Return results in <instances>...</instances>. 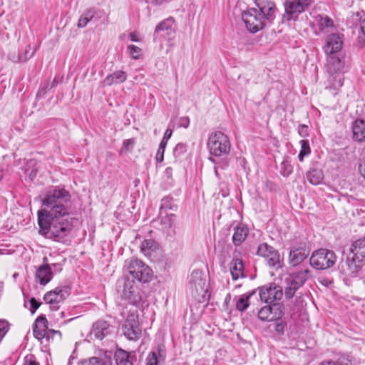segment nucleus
I'll use <instances>...</instances> for the list:
<instances>
[{
	"instance_id": "f03ea898",
	"label": "nucleus",
	"mask_w": 365,
	"mask_h": 365,
	"mask_svg": "<svg viewBox=\"0 0 365 365\" xmlns=\"http://www.w3.org/2000/svg\"><path fill=\"white\" fill-rule=\"evenodd\" d=\"M311 277V271L307 267L301 268L300 270L290 274L284 280L285 297L288 299H292L295 292Z\"/></svg>"
},
{
	"instance_id": "4c0bfd02",
	"label": "nucleus",
	"mask_w": 365,
	"mask_h": 365,
	"mask_svg": "<svg viewBox=\"0 0 365 365\" xmlns=\"http://www.w3.org/2000/svg\"><path fill=\"white\" fill-rule=\"evenodd\" d=\"M176 206L173 203L172 199L168 197H164L162 199L161 205H160V210H173Z\"/></svg>"
},
{
	"instance_id": "bf43d9fd",
	"label": "nucleus",
	"mask_w": 365,
	"mask_h": 365,
	"mask_svg": "<svg viewBox=\"0 0 365 365\" xmlns=\"http://www.w3.org/2000/svg\"><path fill=\"white\" fill-rule=\"evenodd\" d=\"M359 172L361 175L365 178V159L361 164L359 165Z\"/></svg>"
},
{
	"instance_id": "052dcab7",
	"label": "nucleus",
	"mask_w": 365,
	"mask_h": 365,
	"mask_svg": "<svg viewBox=\"0 0 365 365\" xmlns=\"http://www.w3.org/2000/svg\"><path fill=\"white\" fill-rule=\"evenodd\" d=\"M53 269L56 272H60L62 270L61 264L59 263H53L52 264Z\"/></svg>"
},
{
	"instance_id": "412c9836",
	"label": "nucleus",
	"mask_w": 365,
	"mask_h": 365,
	"mask_svg": "<svg viewBox=\"0 0 365 365\" xmlns=\"http://www.w3.org/2000/svg\"><path fill=\"white\" fill-rule=\"evenodd\" d=\"M140 251L149 258L155 257L159 251V245L154 240H144L140 245Z\"/></svg>"
},
{
	"instance_id": "c85d7f7f",
	"label": "nucleus",
	"mask_w": 365,
	"mask_h": 365,
	"mask_svg": "<svg viewBox=\"0 0 365 365\" xmlns=\"http://www.w3.org/2000/svg\"><path fill=\"white\" fill-rule=\"evenodd\" d=\"M127 79V74L123 71H117L108 75L103 81L105 86H110L113 84L123 83Z\"/></svg>"
},
{
	"instance_id": "4be33fe9",
	"label": "nucleus",
	"mask_w": 365,
	"mask_h": 365,
	"mask_svg": "<svg viewBox=\"0 0 365 365\" xmlns=\"http://www.w3.org/2000/svg\"><path fill=\"white\" fill-rule=\"evenodd\" d=\"M48 321L44 316H39L33 325V334L36 339L41 340L44 339Z\"/></svg>"
},
{
	"instance_id": "f704fd0d",
	"label": "nucleus",
	"mask_w": 365,
	"mask_h": 365,
	"mask_svg": "<svg viewBox=\"0 0 365 365\" xmlns=\"http://www.w3.org/2000/svg\"><path fill=\"white\" fill-rule=\"evenodd\" d=\"M175 215L173 214L166 215L160 220L161 225L164 230H172L175 227Z\"/></svg>"
},
{
	"instance_id": "774afa93",
	"label": "nucleus",
	"mask_w": 365,
	"mask_h": 365,
	"mask_svg": "<svg viewBox=\"0 0 365 365\" xmlns=\"http://www.w3.org/2000/svg\"><path fill=\"white\" fill-rule=\"evenodd\" d=\"M31 177H35L36 175V172L35 170H31L30 175Z\"/></svg>"
},
{
	"instance_id": "c03bdc74",
	"label": "nucleus",
	"mask_w": 365,
	"mask_h": 365,
	"mask_svg": "<svg viewBox=\"0 0 365 365\" xmlns=\"http://www.w3.org/2000/svg\"><path fill=\"white\" fill-rule=\"evenodd\" d=\"M46 334L45 335L44 339H46L47 341H49L50 339H53V337L56 335H58L60 337L61 336V334L60 331H56V330H53V329H48V327H46Z\"/></svg>"
},
{
	"instance_id": "2eb2a0df",
	"label": "nucleus",
	"mask_w": 365,
	"mask_h": 365,
	"mask_svg": "<svg viewBox=\"0 0 365 365\" xmlns=\"http://www.w3.org/2000/svg\"><path fill=\"white\" fill-rule=\"evenodd\" d=\"M257 9L261 13L266 23H272L275 19L277 7L273 1L269 0H255Z\"/></svg>"
},
{
	"instance_id": "e2e57ef3",
	"label": "nucleus",
	"mask_w": 365,
	"mask_h": 365,
	"mask_svg": "<svg viewBox=\"0 0 365 365\" xmlns=\"http://www.w3.org/2000/svg\"><path fill=\"white\" fill-rule=\"evenodd\" d=\"M23 365H40L38 362L35 360H26Z\"/></svg>"
},
{
	"instance_id": "3c124183",
	"label": "nucleus",
	"mask_w": 365,
	"mask_h": 365,
	"mask_svg": "<svg viewBox=\"0 0 365 365\" xmlns=\"http://www.w3.org/2000/svg\"><path fill=\"white\" fill-rule=\"evenodd\" d=\"M90 21L86 17L81 15L79 18L78 22V28H83L85 27L88 23Z\"/></svg>"
},
{
	"instance_id": "0e129e2a",
	"label": "nucleus",
	"mask_w": 365,
	"mask_h": 365,
	"mask_svg": "<svg viewBox=\"0 0 365 365\" xmlns=\"http://www.w3.org/2000/svg\"><path fill=\"white\" fill-rule=\"evenodd\" d=\"M163 352H164L163 347L158 346V354L159 356V359L163 358V359H164Z\"/></svg>"
},
{
	"instance_id": "58836bf2",
	"label": "nucleus",
	"mask_w": 365,
	"mask_h": 365,
	"mask_svg": "<svg viewBox=\"0 0 365 365\" xmlns=\"http://www.w3.org/2000/svg\"><path fill=\"white\" fill-rule=\"evenodd\" d=\"M160 362L156 352H150L146 358V365H158Z\"/></svg>"
},
{
	"instance_id": "de8ad7c7",
	"label": "nucleus",
	"mask_w": 365,
	"mask_h": 365,
	"mask_svg": "<svg viewBox=\"0 0 365 365\" xmlns=\"http://www.w3.org/2000/svg\"><path fill=\"white\" fill-rule=\"evenodd\" d=\"M298 133L302 138H306L309 135V128L307 125L300 124L298 126Z\"/></svg>"
},
{
	"instance_id": "4468645a",
	"label": "nucleus",
	"mask_w": 365,
	"mask_h": 365,
	"mask_svg": "<svg viewBox=\"0 0 365 365\" xmlns=\"http://www.w3.org/2000/svg\"><path fill=\"white\" fill-rule=\"evenodd\" d=\"M175 34V24L174 19L170 17L159 23L155 30L154 36L162 37L168 41L173 38Z\"/></svg>"
},
{
	"instance_id": "9b49d317",
	"label": "nucleus",
	"mask_w": 365,
	"mask_h": 365,
	"mask_svg": "<svg viewBox=\"0 0 365 365\" xmlns=\"http://www.w3.org/2000/svg\"><path fill=\"white\" fill-rule=\"evenodd\" d=\"M71 293L68 286L57 287L53 290L48 292L43 297L45 302L50 304V309L57 311L59 309L58 303L64 301Z\"/></svg>"
},
{
	"instance_id": "bb28decb",
	"label": "nucleus",
	"mask_w": 365,
	"mask_h": 365,
	"mask_svg": "<svg viewBox=\"0 0 365 365\" xmlns=\"http://www.w3.org/2000/svg\"><path fill=\"white\" fill-rule=\"evenodd\" d=\"M249 230L245 225L240 224L234 229L232 242L235 246L240 245L247 238Z\"/></svg>"
},
{
	"instance_id": "6ab92c4d",
	"label": "nucleus",
	"mask_w": 365,
	"mask_h": 365,
	"mask_svg": "<svg viewBox=\"0 0 365 365\" xmlns=\"http://www.w3.org/2000/svg\"><path fill=\"white\" fill-rule=\"evenodd\" d=\"M344 56L341 53L329 54L327 57V71L334 74L342 71L344 66Z\"/></svg>"
},
{
	"instance_id": "c756f323",
	"label": "nucleus",
	"mask_w": 365,
	"mask_h": 365,
	"mask_svg": "<svg viewBox=\"0 0 365 365\" xmlns=\"http://www.w3.org/2000/svg\"><path fill=\"white\" fill-rule=\"evenodd\" d=\"M306 177L307 180L312 185H319L324 179V174L321 169L312 168L307 173Z\"/></svg>"
},
{
	"instance_id": "cd10ccee",
	"label": "nucleus",
	"mask_w": 365,
	"mask_h": 365,
	"mask_svg": "<svg viewBox=\"0 0 365 365\" xmlns=\"http://www.w3.org/2000/svg\"><path fill=\"white\" fill-rule=\"evenodd\" d=\"M353 138L359 142L365 141V121L356 120L352 126Z\"/></svg>"
},
{
	"instance_id": "b1692460",
	"label": "nucleus",
	"mask_w": 365,
	"mask_h": 365,
	"mask_svg": "<svg viewBox=\"0 0 365 365\" xmlns=\"http://www.w3.org/2000/svg\"><path fill=\"white\" fill-rule=\"evenodd\" d=\"M114 358L116 365H133V361L135 359V355L122 349L115 351Z\"/></svg>"
},
{
	"instance_id": "a19ab883",
	"label": "nucleus",
	"mask_w": 365,
	"mask_h": 365,
	"mask_svg": "<svg viewBox=\"0 0 365 365\" xmlns=\"http://www.w3.org/2000/svg\"><path fill=\"white\" fill-rule=\"evenodd\" d=\"M167 143L161 141L156 153V160L158 162H162L163 160L164 152L166 147Z\"/></svg>"
},
{
	"instance_id": "9d476101",
	"label": "nucleus",
	"mask_w": 365,
	"mask_h": 365,
	"mask_svg": "<svg viewBox=\"0 0 365 365\" xmlns=\"http://www.w3.org/2000/svg\"><path fill=\"white\" fill-rule=\"evenodd\" d=\"M189 287L192 296L195 297L200 295L205 296L207 291L208 284L206 277L202 271L195 269L192 272L189 278Z\"/></svg>"
},
{
	"instance_id": "dca6fc26",
	"label": "nucleus",
	"mask_w": 365,
	"mask_h": 365,
	"mask_svg": "<svg viewBox=\"0 0 365 365\" xmlns=\"http://www.w3.org/2000/svg\"><path fill=\"white\" fill-rule=\"evenodd\" d=\"M364 264L365 263L359 259L356 260L355 257L352 256L351 258L347 257L345 261H341L339 265V269L343 274L354 277L356 276Z\"/></svg>"
},
{
	"instance_id": "0eeeda50",
	"label": "nucleus",
	"mask_w": 365,
	"mask_h": 365,
	"mask_svg": "<svg viewBox=\"0 0 365 365\" xmlns=\"http://www.w3.org/2000/svg\"><path fill=\"white\" fill-rule=\"evenodd\" d=\"M121 331L123 335L130 341L138 340L142 334V329L138 320L137 312H130L125 318Z\"/></svg>"
},
{
	"instance_id": "4d7b16f0",
	"label": "nucleus",
	"mask_w": 365,
	"mask_h": 365,
	"mask_svg": "<svg viewBox=\"0 0 365 365\" xmlns=\"http://www.w3.org/2000/svg\"><path fill=\"white\" fill-rule=\"evenodd\" d=\"M173 176V168L171 167H168L165 168L164 171V177L166 178L168 180H170L172 178Z\"/></svg>"
},
{
	"instance_id": "a211bd4d",
	"label": "nucleus",
	"mask_w": 365,
	"mask_h": 365,
	"mask_svg": "<svg viewBox=\"0 0 365 365\" xmlns=\"http://www.w3.org/2000/svg\"><path fill=\"white\" fill-rule=\"evenodd\" d=\"M342 40L336 34H332L327 36L324 51L327 55L341 53Z\"/></svg>"
},
{
	"instance_id": "72a5a7b5",
	"label": "nucleus",
	"mask_w": 365,
	"mask_h": 365,
	"mask_svg": "<svg viewBox=\"0 0 365 365\" xmlns=\"http://www.w3.org/2000/svg\"><path fill=\"white\" fill-rule=\"evenodd\" d=\"M272 308L269 305H266L260 309L258 312V317L262 321H272L273 316Z\"/></svg>"
},
{
	"instance_id": "680f3d73",
	"label": "nucleus",
	"mask_w": 365,
	"mask_h": 365,
	"mask_svg": "<svg viewBox=\"0 0 365 365\" xmlns=\"http://www.w3.org/2000/svg\"><path fill=\"white\" fill-rule=\"evenodd\" d=\"M129 38H130V41H132L133 42H138L139 41L136 34H135V33H130L129 35Z\"/></svg>"
},
{
	"instance_id": "7ed1b4c3",
	"label": "nucleus",
	"mask_w": 365,
	"mask_h": 365,
	"mask_svg": "<svg viewBox=\"0 0 365 365\" xmlns=\"http://www.w3.org/2000/svg\"><path fill=\"white\" fill-rule=\"evenodd\" d=\"M207 148L211 155L216 157L227 155L231 149L229 137L220 131L212 133L207 140Z\"/></svg>"
},
{
	"instance_id": "f3484780",
	"label": "nucleus",
	"mask_w": 365,
	"mask_h": 365,
	"mask_svg": "<svg viewBox=\"0 0 365 365\" xmlns=\"http://www.w3.org/2000/svg\"><path fill=\"white\" fill-rule=\"evenodd\" d=\"M114 327L107 321L100 319L96 321L92 327L91 334L97 339L102 340L107 336L111 334Z\"/></svg>"
},
{
	"instance_id": "f257e3e1",
	"label": "nucleus",
	"mask_w": 365,
	"mask_h": 365,
	"mask_svg": "<svg viewBox=\"0 0 365 365\" xmlns=\"http://www.w3.org/2000/svg\"><path fill=\"white\" fill-rule=\"evenodd\" d=\"M45 209L38 212L39 233L60 242L72 230L70 213L71 195L66 190H49L42 201Z\"/></svg>"
},
{
	"instance_id": "8fccbe9b",
	"label": "nucleus",
	"mask_w": 365,
	"mask_h": 365,
	"mask_svg": "<svg viewBox=\"0 0 365 365\" xmlns=\"http://www.w3.org/2000/svg\"><path fill=\"white\" fill-rule=\"evenodd\" d=\"M30 304H31V312L32 314H34L36 312V310L39 307V306L41 304L34 297L30 299Z\"/></svg>"
},
{
	"instance_id": "5fc2aeb1",
	"label": "nucleus",
	"mask_w": 365,
	"mask_h": 365,
	"mask_svg": "<svg viewBox=\"0 0 365 365\" xmlns=\"http://www.w3.org/2000/svg\"><path fill=\"white\" fill-rule=\"evenodd\" d=\"M172 134H173V130L170 128H168L165 133H164V136L162 139L161 141L163 142H165V143H168V140L170 138V137L172 136Z\"/></svg>"
},
{
	"instance_id": "1a4fd4ad",
	"label": "nucleus",
	"mask_w": 365,
	"mask_h": 365,
	"mask_svg": "<svg viewBox=\"0 0 365 365\" xmlns=\"http://www.w3.org/2000/svg\"><path fill=\"white\" fill-rule=\"evenodd\" d=\"M123 284V297L133 305H138L142 301V294L140 289L135 283L133 279L128 277H124L122 281L118 282V287Z\"/></svg>"
},
{
	"instance_id": "5701e85b",
	"label": "nucleus",
	"mask_w": 365,
	"mask_h": 365,
	"mask_svg": "<svg viewBox=\"0 0 365 365\" xmlns=\"http://www.w3.org/2000/svg\"><path fill=\"white\" fill-rule=\"evenodd\" d=\"M36 277L41 285H46L53 277L50 265L48 264L41 265L36 270Z\"/></svg>"
},
{
	"instance_id": "6e6d98bb",
	"label": "nucleus",
	"mask_w": 365,
	"mask_h": 365,
	"mask_svg": "<svg viewBox=\"0 0 365 365\" xmlns=\"http://www.w3.org/2000/svg\"><path fill=\"white\" fill-rule=\"evenodd\" d=\"M9 59L11 61H12L13 62H14V63H21V54L20 53H19L17 55H16L15 53L10 54L9 55Z\"/></svg>"
},
{
	"instance_id": "13d9d810",
	"label": "nucleus",
	"mask_w": 365,
	"mask_h": 365,
	"mask_svg": "<svg viewBox=\"0 0 365 365\" xmlns=\"http://www.w3.org/2000/svg\"><path fill=\"white\" fill-rule=\"evenodd\" d=\"M319 365H343L342 364L334 361H322Z\"/></svg>"
},
{
	"instance_id": "69168bd1",
	"label": "nucleus",
	"mask_w": 365,
	"mask_h": 365,
	"mask_svg": "<svg viewBox=\"0 0 365 365\" xmlns=\"http://www.w3.org/2000/svg\"><path fill=\"white\" fill-rule=\"evenodd\" d=\"M360 26L362 33L365 35V19L361 21Z\"/></svg>"
},
{
	"instance_id": "7c9ffc66",
	"label": "nucleus",
	"mask_w": 365,
	"mask_h": 365,
	"mask_svg": "<svg viewBox=\"0 0 365 365\" xmlns=\"http://www.w3.org/2000/svg\"><path fill=\"white\" fill-rule=\"evenodd\" d=\"M83 365H112L110 354H106L100 357H91L83 362Z\"/></svg>"
},
{
	"instance_id": "79ce46f5",
	"label": "nucleus",
	"mask_w": 365,
	"mask_h": 365,
	"mask_svg": "<svg viewBox=\"0 0 365 365\" xmlns=\"http://www.w3.org/2000/svg\"><path fill=\"white\" fill-rule=\"evenodd\" d=\"M30 50L31 46L29 45L26 47L24 53H20L21 63L26 62L28 59L31 58L34 55L35 51H33L31 53H30Z\"/></svg>"
},
{
	"instance_id": "473e14b6",
	"label": "nucleus",
	"mask_w": 365,
	"mask_h": 365,
	"mask_svg": "<svg viewBox=\"0 0 365 365\" xmlns=\"http://www.w3.org/2000/svg\"><path fill=\"white\" fill-rule=\"evenodd\" d=\"M286 326V322L282 319L278 318L274 320L272 319V322L269 324V328L273 329L278 335L282 336L284 333Z\"/></svg>"
},
{
	"instance_id": "864d4df0",
	"label": "nucleus",
	"mask_w": 365,
	"mask_h": 365,
	"mask_svg": "<svg viewBox=\"0 0 365 365\" xmlns=\"http://www.w3.org/2000/svg\"><path fill=\"white\" fill-rule=\"evenodd\" d=\"M135 141L133 139H128L123 142V146L125 150H129L130 148H132L134 145Z\"/></svg>"
},
{
	"instance_id": "2f4dec72",
	"label": "nucleus",
	"mask_w": 365,
	"mask_h": 365,
	"mask_svg": "<svg viewBox=\"0 0 365 365\" xmlns=\"http://www.w3.org/2000/svg\"><path fill=\"white\" fill-rule=\"evenodd\" d=\"M256 294V290H252L247 294H242L236 302V308L240 312L245 311L250 306V298Z\"/></svg>"
},
{
	"instance_id": "e433bc0d",
	"label": "nucleus",
	"mask_w": 365,
	"mask_h": 365,
	"mask_svg": "<svg viewBox=\"0 0 365 365\" xmlns=\"http://www.w3.org/2000/svg\"><path fill=\"white\" fill-rule=\"evenodd\" d=\"M318 24L319 26V29L321 31H324L327 29L332 28L334 26L333 21L329 16H319V19L318 21Z\"/></svg>"
},
{
	"instance_id": "09e8293b",
	"label": "nucleus",
	"mask_w": 365,
	"mask_h": 365,
	"mask_svg": "<svg viewBox=\"0 0 365 365\" xmlns=\"http://www.w3.org/2000/svg\"><path fill=\"white\" fill-rule=\"evenodd\" d=\"M284 170H283V175L284 176H288L292 172V168L290 165H289L287 162H283L282 164Z\"/></svg>"
},
{
	"instance_id": "603ef678",
	"label": "nucleus",
	"mask_w": 365,
	"mask_h": 365,
	"mask_svg": "<svg viewBox=\"0 0 365 365\" xmlns=\"http://www.w3.org/2000/svg\"><path fill=\"white\" fill-rule=\"evenodd\" d=\"M95 10L93 9H88L85 11V12L82 14L85 17H86L88 20H91L95 16Z\"/></svg>"
},
{
	"instance_id": "f8f14e48",
	"label": "nucleus",
	"mask_w": 365,
	"mask_h": 365,
	"mask_svg": "<svg viewBox=\"0 0 365 365\" xmlns=\"http://www.w3.org/2000/svg\"><path fill=\"white\" fill-rule=\"evenodd\" d=\"M257 254L264 257L269 266L276 270L282 267L279 252L267 243H262L258 246Z\"/></svg>"
},
{
	"instance_id": "423d86ee",
	"label": "nucleus",
	"mask_w": 365,
	"mask_h": 365,
	"mask_svg": "<svg viewBox=\"0 0 365 365\" xmlns=\"http://www.w3.org/2000/svg\"><path fill=\"white\" fill-rule=\"evenodd\" d=\"M336 261L335 253L327 249H319L314 251L309 259L310 265L319 270L331 267Z\"/></svg>"
},
{
	"instance_id": "37998d69",
	"label": "nucleus",
	"mask_w": 365,
	"mask_h": 365,
	"mask_svg": "<svg viewBox=\"0 0 365 365\" xmlns=\"http://www.w3.org/2000/svg\"><path fill=\"white\" fill-rule=\"evenodd\" d=\"M9 330V324L5 320H0V341Z\"/></svg>"
},
{
	"instance_id": "a878e982",
	"label": "nucleus",
	"mask_w": 365,
	"mask_h": 365,
	"mask_svg": "<svg viewBox=\"0 0 365 365\" xmlns=\"http://www.w3.org/2000/svg\"><path fill=\"white\" fill-rule=\"evenodd\" d=\"M230 273L233 280L245 278L244 265L242 260L238 258L233 259L230 264Z\"/></svg>"
},
{
	"instance_id": "aec40b11",
	"label": "nucleus",
	"mask_w": 365,
	"mask_h": 365,
	"mask_svg": "<svg viewBox=\"0 0 365 365\" xmlns=\"http://www.w3.org/2000/svg\"><path fill=\"white\" fill-rule=\"evenodd\" d=\"M350 252L356 260L365 263V237L354 242L350 247Z\"/></svg>"
},
{
	"instance_id": "338daca9",
	"label": "nucleus",
	"mask_w": 365,
	"mask_h": 365,
	"mask_svg": "<svg viewBox=\"0 0 365 365\" xmlns=\"http://www.w3.org/2000/svg\"><path fill=\"white\" fill-rule=\"evenodd\" d=\"M182 126H184L185 128H187L188 126V125H189V119H188V118H185L182 119Z\"/></svg>"
},
{
	"instance_id": "6e6552de",
	"label": "nucleus",
	"mask_w": 365,
	"mask_h": 365,
	"mask_svg": "<svg viewBox=\"0 0 365 365\" xmlns=\"http://www.w3.org/2000/svg\"><path fill=\"white\" fill-rule=\"evenodd\" d=\"M242 19L247 30L252 33H256L262 30L267 24L256 8H250L242 14Z\"/></svg>"
},
{
	"instance_id": "393cba45",
	"label": "nucleus",
	"mask_w": 365,
	"mask_h": 365,
	"mask_svg": "<svg viewBox=\"0 0 365 365\" xmlns=\"http://www.w3.org/2000/svg\"><path fill=\"white\" fill-rule=\"evenodd\" d=\"M308 254L305 250L295 248L289 252V263L292 267L301 264L307 259Z\"/></svg>"
},
{
	"instance_id": "49530a36",
	"label": "nucleus",
	"mask_w": 365,
	"mask_h": 365,
	"mask_svg": "<svg viewBox=\"0 0 365 365\" xmlns=\"http://www.w3.org/2000/svg\"><path fill=\"white\" fill-rule=\"evenodd\" d=\"M210 160L215 164V173L217 177H219V173H218V169L219 168H221V169H225L227 166H228V163L227 162H223V163H216L215 160L212 158H210Z\"/></svg>"
},
{
	"instance_id": "39448f33",
	"label": "nucleus",
	"mask_w": 365,
	"mask_h": 365,
	"mask_svg": "<svg viewBox=\"0 0 365 365\" xmlns=\"http://www.w3.org/2000/svg\"><path fill=\"white\" fill-rule=\"evenodd\" d=\"M314 1L315 0H284V13L282 20L297 21L299 16L308 9Z\"/></svg>"
},
{
	"instance_id": "20e7f679",
	"label": "nucleus",
	"mask_w": 365,
	"mask_h": 365,
	"mask_svg": "<svg viewBox=\"0 0 365 365\" xmlns=\"http://www.w3.org/2000/svg\"><path fill=\"white\" fill-rule=\"evenodd\" d=\"M124 267L133 279L140 282H148L151 279V269L140 259H128L125 260Z\"/></svg>"
},
{
	"instance_id": "ddd939ff",
	"label": "nucleus",
	"mask_w": 365,
	"mask_h": 365,
	"mask_svg": "<svg viewBox=\"0 0 365 365\" xmlns=\"http://www.w3.org/2000/svg\"><path fill=\"white\" fill-rule=\"evenodd\" d=\"M259 296L261 301L272 304L280 300L283 296L282 288L275 284H269L259 288Z\"/></svg>"
},
{
	"instance_id": "c9c22d12",
	"label": "nucleus",
	"mask_w": 365,
	"mask_h": 365,
	"mask_svg": "<svg viewBox=\"0 0 365 365\" xmlns=\"http://www.w3.org/2000/svg\"><path fill=\"white\" fill-rule=\"evenodd\" d=\"M301 150L298 155L299 161H303L305 156H307L311 153L309 141L307 140H300Z\"/></svg>"
},
{
	"instance_id": "ea45409f",
	"label": "nucleus",
	"mask_w": 365,
	"mask_h": 365,
	"mask_svg": "<svg viewBox=\"0 0 365 365\" xmlns=\"http://www.w3.org/2000/svg\"><path fill=\"white\" fill-rule=\"evenodd\" d=\"M186 145L182 143H178L173 149V154L175 158L180 157L186 152Z\"/></svg>"
},
{
	"instance_id": "a18cd8bd",
	"label": "nucleus",
	"mask_w": 365,
	"mask_h": 365,
	"mask_svg": "<svg viewBox=\"0 0 365 365\" xmlns=\"http://www.w3.org/2000/svg\"><path fill=\"white\" fill-rule=\"evenodd\" d=\"M130 54L133 56V58L137 59L138 58L140 48L135 45H129L128 46Z\"/></svg>"
}]
</instances>
